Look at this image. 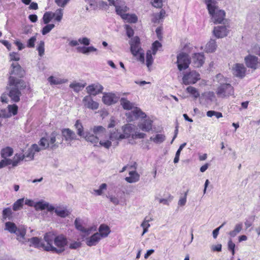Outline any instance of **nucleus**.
Returning <instances> with one entry per match:
<instances>
[{"instance_id": "nucleus-1", "label": "nucleus", "mask_w": 260, "mask_h": 260, "mask_svg": "<svg viewBox=\"0 0 260 260\" xmlns=\"http://www.w3.org/2000/svg\"><path fill=\"white\" fill-rule=\"evenodd\" d=\"M26 86V83L23 80L13 76L9 77L7 87L8 95L13 102H18L20 101L21 90L24 89Z\"/></svg>"}, {"instance_id": "nucleus-2", "label": "nucleus", "mask_w": 260, "mask_h": 260, "mask_svg": "<svg viewBox=\"0 0 260 260\" xmlns=\"http://www.w3.org/2000/svg\"><path fill=\"white\" fill-rule=\"evenodd\" d=\"M127 119L128 121H132L139 118L143 119L138 124L139 127L143 131L149 132L152 129V120L149 118L145 119L146 114L138 107L134 108V110L126 113Z\"/></svg>"}, {"instance_id": "nucleus-3", "label": "nucleus", "mask_w": 260, "mask_h": 260, "mask_svg": "<svg viewBox=\"0 0 260 260\" xmlns=\"http://www.w3.org/2000/svg\"><path fill=\"white\" fill-rule=\"evenodd\" d=\"M216 81L218 83V85L216 90V93L219 98H228L234 95V89L228 78L224 77L221 74L216 76Z\"/></svg>"}, {"instance_id": "nucleus-4", "label": "nucleus", "mask_w": 260, "mask_h": 260, "mask_svg": "<svg viewBox=\"0 0 260 260\" xmlns=\"http://www.w3.org/2000/svg\"><path fill=\"white\" fill-rule=\"evenodd\" d=\"M63 141L61 135L56 131L52 132L47 138H42L39 142V144L42 149L49 148L55 150L58 148L59 144Z\"/></svg>"}, {"instance_id": "nucleus-5", "label": "nucleus", "mask_w": 260, "mask_h": 260, "mask_svg": "<svg viewBox=\"0 0 260 260\" xmlns=\"http://www.w3.org/2000/svg\"><path fill=\"white\" fill-rule=\"evenodd\" d=\"M209 14L214 23H221L224 19L225 13L219 9L215 0H204Z\"/></svg>"}, {"instance_id": "nucleus-6", "label": "nucleus", "mask_w": 260, "mask_h": 260, "mask_svg": "<svg viewBox=\"0 0 260 260\" xmlns=\"http://www.w3.org/2000/svg\"><path fill=\"white\" fill-rule=\"evenodd\" d=\"M54 244L57 248L50 246L48 247L49 249H47V251H52L54 253L60 254L65 250V246L68 244V240L64 235H59L56 236Z\"/></svg>"}, {"instance_id": "nucleus-7", "label": "nucleus", "mask_w": 260, "mask_h": 260, "mask_svg": "<svg viewBox=\"0 0 260 260\" xmlns=\"http://www.w3.org/2000/svg\"><path fill=\"white\" fill-rule=\"evenodd\" d=\"M140 39L138 37H135L131 39L129 42L131 51L134 56H138V59L140 61L144 63V53L140 47Z\"/></svg>"}, {"instance_id": "nucleus-8", "label": "nucleus", "mask_w": 260, "mask_h": 260, "mask_svg": "<svg viewBox=\"0 0 260 260\" xmlns=\"http://www.w3.org/2000/svg\"><path fill=\"white\" fill-rule=\"evenodd\" d=\"M74 126L77 129V134L79 136L84 138L86 141L94 144H97L99 142V138L97 137L94 136L89 132H84L83 126L79 120H77L76 121Z\"/></svg>"}, {"instance_id": "nucleus-9", "label": "nucleus", "mask_w": 260, "mask_h": 260, "mask_svg": "<svg viewBox=\"0 0 260 260\" xmlns=\"http://www.w3.org/2000/svg\"><path fill=\"white\" fill-rule=\"evenodd\" d=\"M200 79V74L195 71H192L184 75L182 82L185 85L193 84Z\"/></svg>"}, {"instance_id": "nucleus-10", "label": "nucleus", "mask_w": 260, "mask_h": 260, "mask_svg": "<svg viewBox=\"0 0 260 260\" xmlns=\"http://www.w3.org/2000/svg\"><path fill=\"white\" fill-rule=\"evenodd\" d=\"M177 63L179 71H181L188 68L190 59L187 54L183 52L180 53L177 55Z\"/></svg>"}, {"instance_id": "nucleus-11", "label": "nucleus", "mask_w": 260, "mask_h": 260, "mask_svg": "<svg viewBox=\"0 0 260 260\" xmlns=\"http://www.w3.org/2000/svg\"><path fill=\"white\" fill-rule=\"evenodd\" d=\"M108 189L107 193L105 194V196L107 198L109 199L110 201L112 202H114V198L112 194L110 193V188L108 187L107 184L106 183H102L101 184L98 189H94L93 190V192H92V194L95 196H103L105 191H106Z\"/></svg>"}, {"instance_id": "nucleus-12", "label": "nucleus", "mask_w": 260, "mask_h": 260, "mask_svg": "<svg viewBox=\"0 0 260 260\" xmlns=\"http://www.w3.org/2000/svg\"><path fill=\"white\" fill-rule=\"evenodd\" d=\"M9 73L10 74V77L13 76L20 79L23 77L24 71L18 63L13 62L11 65Z\"/></svg>"}, {"instance_id": "nucleus-13", "label": "nucleus", "mask_w": 260, "mask_h": 260, "mask_svg": "<svg viewBox=\"0 0 260 260\" xmlns=\"http://www.w3.org/2000/svg\"><path fill=\"white\" fill-rule=\"evenodd\" d=\"M244 60L246 66L253 70H256L260 66L258 57L254 55H249L245 57Z\"/></svg>"}, {"instance_id": "nucleus-14", "label": "nucleus", "mask_w": 260, "mask_h": 260, "mask_svg": "<svg viewBox=\"0 0 260 260\" xmlns=\"http://www.w3.org/2000/svg\"><path fill=\"white\" fill-rule=\"evenodd\" d=\"M229 25H221L215 26L213 29V34L217 38H222L228 35Z\"/></svg>"}, {"instance_id": "nucleus-15", "label": "nucleus", "mask_w": 260, "mask_h": 260, "mask_svg": "<svg viewBox=\"0 0 260 260\" xmlns=\"http://www.w3.org/2000/svg\"><path fill=\"white\" fill-rule=\"evenodd\" d=\"M115 8L117 14L119 16L129 11V8L126 6L125 2L123 0H116L115 2Z\"/></svg>"}, {"instance_id": "nucleus-16", "label": "nucleus", "mask_w": 260, "mask_h": 260, "mask_svg": "<svg viewBox=\"0 0 260 260\" xmlns=\"http://www.w3.org/2000/svg\"><path fill=\"white\" fill-rule=\"evenodd\" d=\"M205 57L203 53H197L193 54L190 60L193 66L195 68L201 67L204 63Z\"/></svg>"}, {"instance_id": "nucleus-17", "label": "nucleus", "mask_w": 260, "mask_h": 260, "mask_svg": "<svg viewBox=\"0 0 260 260\" xmlns=\"http://www.w3.org/2000/svg\"><path fill=\"white\" fill-rule=\"evenodd\" d=\"M75 226L78 231L84 233L86 235H89L92 231H95V229L93 227L90 228H85L82 224L81 220L79 218H76L74 222Z\"/></svg>"}, {"instance_id": "nucleus-18", "label": "nucleus", "mask_w": 260, "mask_h": 260, "mask_svg": "<svg viewBox=\"0 0 260 260\" xmlns=\"http://www.w3.org/2000/svg\"><path fill=\"white\" fill-rule=\"evenodd\" d=\"M87 92L93 95H96L101 92L103 90V87L100 84H93L86 87Z\"/></svg>"}, {"instance_id": "nucleus-19", "label": "nucleus", "mask_w": 260, "mask_h": 260, "mask_svg": "<svg viewBox=\"0 0 260 260\" xmlns=\"http://www.w3.org/2000/svg\"><path fill=\"white\" fill-rule=\"evenodd\" d=\"M83 103L85 107L90 109L96 110L99 108V104L93 101L90 95L85 96L83 99Z\"/></svg>"}, {"instance_id": "nucleus-20", "label": "nucleus", "mask_w": 260, "mask_h": 260, "mask_svg": "<svg viewBox=\"0 0 260 260\" xmlns=\"http://www.w3.org/2000/svg\"><path fill=\"white\" fill-rule=\"evenodd\" d=\"M246 71V69L243 64L237 63L233 68V74L241 78L245 76Z\"/></svg>"}, {"instance_id": "nucleus-21", "label": "nucleus", "mask_w": 260, "mask_h": 260, "mask_svg": "<svg viewBox=\"0 0 260 260\" xmlns=\"http://www.w3.org/2000/svg\"><path fill=\"white\" fill-rule=\"evenodd\" d=\"M61 137H63L66 141H71L76 140V135L74 131L70 128H63L61 130Z\"/></svg>"}, {"instance_id": "nucleus-22", "label": "nucleus", "mask_w": 260, "mask_h": 260, "mask_svg": "<svg viewBox=\"0 0 260 260\" xmlns=\"http://www.w3.org/2000/svg\"><path fill=\"white\" fill-rule=\"evenodd\" d=\"M134 125L131 124L125 125L123 127V134H121L118 137V139H122L125 138H128L133 134Z\"/></svg>"}, {"instance_id": "nucleus-23", "label": "nucleus", "mask_w": 260, "mask_h": 260, "mask_svg": "<svg viewBox=\"0 0 260 260\" xmlns=\"http://www.w3.org/2000/svg\"><path fill=\"white\" fill-rule=\"evenodd\" d=\"M101 238L100 234L96 233L91 237L86 239V244L89 246L96 245L100 240Z\"/></svg>"}, {"instance_id": "nucleus-24", "label": "nucleus", "mask_w": 260, "mask_h": 260, "mask_svg": "<svg viewBox=\"0 0 260 260\" xmlns=\"http://www.w3.org/2000/svg\"><path fill=\"white\" fill-rule=\"evenodd\" d=\"M91 132L93 133L94 136L97 137L99 139L102 137L106 134V129L101 125L94 126L90 129Z\"/></svg>"}, {"instance_id": "nucleus-25", "label": "nucleus", "mask_w": 260, "mask_h": 260, "mask_svg": "<svg viewBox=\"0 0 260 260\" xmlns=\"http://www.w3.org/2000/svg\"><path fill=\"white\" fill-rule=\"evenodd\" d=\"M55 238L56 236L51 233H48L45 235L44 239L47 243V245H45V250L47 251L50 246H53V243H54Z\"/></svg>"}, {"instance_id": "nucleus-26", "label": "nucleus", "mask_w": 260, "mask_h": 260, "mask_svg": "<svg viewBox=\"0 0 260 260\" xmlns=\"http://www.w3.org/2000/svg\"><path fill=\"white\" fill-rule=\"evenodd\" d=\"M129 175V176L126 177L125 179L129 183L137 182L140 179V175L135 170H130Z\"/></svg>"}, {"instance_id": "nucleus-27", "label": "nucleus", "mask_w": 260, "mask_h": 260, "mask_svg": "<svg viewBox=\"0 0 260 260\" xmlns=\"http://www.w3.org/2000/svg\"><path fill=\"white\" fill-rule=\"evenodd\" d=\"M17 236V240L22 243H24V237L26 234V229L24 226H19L16 230V232L14 233Z\"/></svg>"}, {"instance_id": "nucleus-28", "label": "nucleus", "mask_w": 260, "mask_h": 260, "mask_svg": "<svg viewBox=\"0 0 260 260\" xmlns=\"http://www.w3.org/2000/svg\"><path fill=\"white\" fill-rule=\"evenodd\" d=\"M47 80L51 85L62 84L68 81L67 79L59 78L53 76L49 77Z\"/></svg>"}, {"instance_id": "nucleus-29", "label": "nucleus", "mask_w": 260, "mask_h": 260, "mask_svg": "<svg viewBox=\"0 0 260 260\" xmlns=\"http://www.w3.org/2000/svg\"><path fill=\"white\" fill-rule=\"evenodd\" d=\"M121 18L125 22L128 23H136L138 21V17L136 15L128 13H124L120 16Z\"/></svg>"}, {"instance_id": "nucleus-30", "label": "nucleus", "mask_w": 260, "mask_h": 260, "mask_svg": "<svg viewBox=\"0 0 260 260\" xmlns=\"http://www.w3.org/2000/svg\"><path fill=\"white\" fill-rule=\"evenodd\" d=\"M120 105L122 106L123 108L125 110H132L133 108H134L135 104L131 102L127 99L124 98H122L120 100Z\"/></svg>"}, {"instance_id": "nucleus-31", "label": "nucleus", "mask_w": 260, "mask_h": 260, "mask_svg": "<svg viewBox=\"0 0 260 260\" xmlns=\"http://www.w3.org/2000/svg\"><path fill=\"white\" fill-rule=\"evenodd\" d=\"M55 213L56 214L62 218H64L68 216L70 212L64 207H58L55 209Z\"/></svg>"}, {"instance_id": "nucleus-32", "label": "nucleus", "mask_w": 260, "mask_h": 260, "mask_svg": "<svg viewBox=\"0 0 260 260\" xmlns=\"http://www.w3.org/2000/svg\"><path fill=\"white\" fill-rule=\"evenodd\" d=\"M45 149H42V147L38 145V144H34L32 145L31 148H30V152L26 155V157H28L31 158V159L34 158V154L35 152H38L40 151L41 150H45Z\"/></svg>"}, {"instance_id": "nucleus-33", "label": "nucleus", "mask_w": 260, "mask_h": 260, "mask_svg": "<svg viewBox=\"0 0 260 260\" xmlns=\"http://www.w3.org/2000/svg\"><path fill=\"white\" fill-rule=\"evenodd\" d=\"M29 241L35 247L40 248L42 247L45 250V244L41 242V240L38 237H32L28 239Z\"/></svg>"}, {"instance_id": "nucleus-34", "label": "nucleus", "mask_w": 260, "mask_h": 260, "mask_svg": "<svg viewBox=\"0 0 260 260\" xmlns=\"http://www.w3.org/2000/svg\"><path fill=\"white\" fill-rule=\"evenodd\" d=\"M86 83H81L79 82H73L70 84L69 87L72 88L76 92H78L85 86Z\"/></svg>"}, {"instance_id": "nucleus-35", "label": "nucleus", "mask_w": 260, "mask_h": 260, "mask_svg": "<svg viewBox=\"0 0 260 260\" xmlns=\"http://www.w3.org/2000/svg\"><path fill=\"white\" fill-rule=\"evenodd\" d=\"M216 47L215 40L211 39L206 44L205 49L208 52H213L216 50Z\"/></svg>"}, {"instance_id": "nucleus-36", "label": "nucleus", "mask_w": 260, "mask_h": 260, "mask_svg": "<svg viewBox=\"0 0 260 260\" xmlns=\"http://www.w3.org/2000/svg\"><path fill=\"white\" fill-rule=\"evenodd\" d=\"M24 157L25 155L22 153L15 154L12 159L13 167H14L17 166L19 162L22 160Z\"/></svg>"}, {"instance_id": "nucleus-37", "label": "nucleus", "mask_w": 260, "mask_h": 260, "mask_svg": "<svg viewBox=\"0 0 260 260\" xmlns=\"http://www.w3.org/2000/svg\"><path fill=\"white\" fill-rule=\"evenodd\" d=\"M13 153V149L10 147H7L1 151V156L4 158L11 156Z\"/></svg>"}, {"instance_id": "nucleus-38", "label": "nucleus", "mask_w": 260, "mask_h": 260, "mask_svg": "<svg viewBox=\"0 0 260 260\" xmlns=\"http://www.w3.org/2000/svg\"><path fill=\"white\" fill-rule=\"evenodd\" d=\"M102 100L104 104L110 105L114 101V95L110 93L105 94L103 97Z\"/></svg>"}, {"instance_id": "nucleus-39", "label": "nucleus", "mask_w": 260, "mask_h": 260, "mask_svg": "<svg viewBox=\"0 0 260 260\" xmlns=\"http://www.w3.org/2000/svg\"><path fill=\"white\" fill-rule=\"evenodd\" d=\"M109 229L108 226L104 224L100 225L99 228V234H100L101 237H106L109 234Z\"/></svg>"}, {"instance_id": "nucleus-40", "label": "nucleus", "mask_w": 260, "mask_h": 260, "mask_svg": "<svg viewBox=\"0 0 260 260\" xmlns=\"http://www.w3.org/2000/svg\"><path fill=\"white\" fill-rule=\"evenodd\" d=\"M17 228L16 224L12 222H7L5 223V230L9 231L10 233H14L16 232V230Z\"/></svg>"}, {"instance_id": "nucleus-41", "label": "nucleus", "mask_w": 260, "mask_h": 260, "mask_svg": "<svg viewBox=\"0 0 260 260\" xmlns=\"http://www.w3.org/2000/svg\"><path fill=\"white\" fill-rule=\"evenodd\" d=\"M165 14V11L162 9L159 13L154 14L152 21L154 23H159L160 20L164 18Z\"/></svg>"}, {"instance_id": "nucleus-42", "label": "nucleus", "mask_w": 260, "mask_h": 260, "mask_svg": "<svg viewBox=\"0 0 260 260\" xmlns=\"http://www.w3.org/2000/svg\"><path fill=\"white\" fill-rule=\"evenodd\" d=\"M52 16L55 17V20L58 22H60L63 16V9H58L54 13H52Z\"/></svg>"}, {"instance_id": "nucleus-43", "label": "nucleus", "mask_w": 260, "mask_h": 260, "mask_svg": "<svg viewBox=\"0 0 260 260\" xmlns=\"http://www.w3.org/2000/svg\"><path fill=\"white\" fill-rule=\"evenodd\" d=\"M24 203V198H21L17 200L13 205V209L16 211L19 210L22 208Z\"/></svg>"}, {"instance_id": "nucleus-44", "label": "nucleus", "mask_w": 260, "mask_h": 260, "mask_svg": "<svg viewBox=\"0 0 260 260\" xmlns=\"http://www.w3.org/2000/svg\"><path fill=\"white\" fill-rule=\"evenodd\" d=\"M12 212L10 208H5L3 211V218L4 220L12 219Z\"/></svg>"}, {"instance_id": "nucleus-45", "label": "nucleus", "mask_w": 260, "mask_h": 260, "mask_svg": "<svg viewBox=\"0 0 260 260\" xmlns=\"http://www.w3.org/2000/svg\"><path fill=\"white\" fill-rule=\"evenodd\" d=\"M242 229V223H239L235 225V229L234 230L231 231L229 233V235L232 237H235L238 233H239Z\"/></svg>"}, {"instance_id": "nucleus-46", "label": "nucleus", "mask_w": 260, "mask_h": 260, "mask_svg": "<svg viewBox=\"0 0 260 260\" xmlns=\"http://www.w3.org/2000/svg\"><path fill=\"white\" fill-rule=\"evenodd\" d=\"M37 50L38 51L39 55L41 57L43 56L45 52V43L43 41H41L37 47Z\"/></svg>"}, {"instance_id": "nucleus-47", "label": "nucleus", "mask_w": 260, "mask_h": 260, "mask_svg": "<svg viewBox=\"0 0 260 260\" xmlns=\"http://www.w3.org/2000/svg\"><path fill=\"white\" fill-rule=\"evenodd\" d=\"M53 18V17L52 16L51 12H45L43 17V22H44V24H48Z\"/></svg>"}, {"instance_id": "nucleus-48", "label": "nucleus", "mask_w": 260, "mask_h": 260, "mask_svg": "<svg viewBox=\"0 0 260 260\" xmlns=\"http://www.w3.org/2000/svg\"><path fill=\"white\" fill-rule=\"evenodd\" d=\"M8 109L9 112L7 113L6 112V114H10L11 115V114H12L13 115H15L17 114L18 112V106L15 104L9 105L8 106Z\"/></svg>"}, {"instance_id": "nucleus-49", "label": "nucleus", "mask_w": 260, "mask_h": 260, "mask_svg": "<svg viewBox=\"0 0 260 260\" xmlns=\"http://www.w3.org/2000/svg\"><path fill=\"white\" fill-rule=\"evenodd\" d=\"M153 58L152 56V52L150 50H148L146 53V65L149 68L152 64Z\"/></svg>"}, {"instance_id": "nucleus-50", "label": "nucleus", "mask_w": 260, "mask_h": 260, "mask_svg": "<svg viewBox=\"0 0 260 260\" xmlns=\"http://www.w3.org/2000/svg\"><path fill=\"white\" fill-rule=\"evenodd\" d=\"M187 91L192 95L195 98H197L199 96L200 94L197 89L192 86H188L186 88Z\"/></svg>"}, {"instance_id": "nucleus-51", "label": "nucleus", "mask_w": 260, "mask_h": 260, "mask_svg": "<svg viewBox=\"0 0 260 260\" xmlns=\"http://www.w3.org/2000/svg\"><path fill=\"white\" fill-rule=\"evenodd\" d=\"M55 27V25L54 24H47L46 26H45L42 30V34L43 35H45L49 33L54 27Z\"/></svg>"}, {"instance_id": "nucleus-52", "label": "nucleus", "mask_w": 260, "mask_h": 260, "mask_svg": "<svg viewBox=\"0 0 260 260\" xmlns=\"http://www.w3.org/2000/svg\"><path fill=\"white\" fill-rule=\"evenodd\" d=\"M166 139L165 135L162 134H157L153 139V141L157 144L162 143Z\"/></svg>"}, {"instance_id": "nucleus-53", "label": "nucleus", "mask_w": 260, "mask_h": 260, "mask_svg": "<svg viewBox=\"0 0 260 260\" xmlns=\"http://www.w3.org/2000/svg\"><path fill=\"white\" fill-rule=\"evenodd\" d=\"M207 116L209 117L215 116L217 118H219L222 117V114L219 112L210 110L207 112Z\"/></svg>"}, {"instance_id": "nucleus-54", "label": "nucleus", "mask_w": 260, "mask_h": 260, "mask_svg": "<svg viewBox=\"0 0 260 260\" xmlns=\"http://www.w3.org/2000/svg\"><path fill=\"white\" fill-rule=\"evenodd\" d=\"M155 199L158 200L159 203L168 206L172 199V197L170 196L168 199H159L157 197H155Z\"/></svg>"}, {"instance_id": "nucleus-55", "label": "nucleus", "mask_w": 260, "mask_h": 260, "mask_svg": "<svg viewBox=\"0 0 260 260\" xmlns=\"http://www.w3.org/2000/svg\"><path fill=\"white\" fill-rule=\"evenodd\" d=\"M161 46V44L158 41H155L152 44V54L155 55L158 50V49Z\"/></svg>"}, {"instance_id": "nucleus-56", "label": "nucleus", "mask_w": 260, "mask_h": 260, "mask_svg": "<svg viewBox=\"0 0 260 260\" xmlns=\"http://www.w3.org/2000/svg\"><path fill=\"white\" fill-rule=\"evenodd\" d=\"M36 40V36L31 37L27 42V47L28 48H34L35 47V43Z\"/></svg>"}, {"instance_id": "nucleus-57", "label": "nucleus", "mask_w": 260, "mask_h": 260, "mask_svg": "<svg viewBox=\"0 0 260 260\" xmlns=\"http://www.w3.org/2000/svg\"><path fill=\"white\" fill-rule=\"evenodd\" d=\"M125 28L127 37L128 38L132 37L134 35V30L129 25H125Z\"/></svg>"}, {"instance_id": "nucleus-58", "label": "nucleus", "mask_w": 260, "mask_h": 260, "mask_svg": "<svg viewBox=\"0 0 260 260\" xmlns=\"http://www.w3.org/2000/svg\"><path fill=\"white\" fill-rule=\"evenodd\" d=\"M228 249L232 252L233 255L235 254V244L232 242L231 239H230L228 243Z\"/></svg>"}, {"instance_id": "nucleus-59", "label": "nucleus", "mask_w": 260, "mask_h": 260, "mask_svg": "<svg viewBox=\"0 0 260 260\" xmlns=\"http://www.w3.org/2000/svg\"><path fill=\"white\" fill-rule=\"evenodd\" d=\"M187 192L188 191L185 192L184 197L180 198L178 202V204L179 206H183L185 205L186 202V197L187 195Z\"/></svg>"}, {"instance_id": "nucleus-60", "label": "nucleus", "mask_w": 260, "mask_h": 260, "mask_svg": "<svg viewBox=\"0 0 260 260\" xmlns=\"http://www.w3.org/2000/svg\"><path fill=\"white\" fill-rule=\"evenodd\" d=\"M48 206V203H43L42 202H38L35 207L36 208L39 209L40 210H44Z\"/></svg>"}, {"instance_id": "nucleus-61", "label": "nucleus", "mask_w": 260, "mask_h": 260, "mask_svg": "<svg viewBox=\"0 0 260 260\" xmlns=\"http://www.w3.org/2000/svg\"><path fill=\"white\" fill-rule=\"evenodd\" d=\"M79 42L80 44L85 46H88L90 44V39L86 37L80 38Z\"/></svg>"}, {"instance_id": "nucleus-62", "label": "nucleus", "mask_w": 260, "mask_h": 260, "mask_svg": "<svg viewBox=\"0 0 260 260\" xmlns=\"http://www.w3.org/2000/svg\"><path fill=\"white\" fill-rule=\"evenodd\" d=\"M81 246L80 242L74 241L69 245V248L71 249H76Z\"/></svg>"}, {"instance_id": "nucleus-63", "label": "nucleus", "mask_w": 260, "mask_h": 260, "mask_svg": "<svg viewBox=\"0 0 260 260\" xmlns=\"http://www.w3.org/2000/svg\"><path fill=\"white\" fill-rule=\"evenodd\" d=\"M146 136V134L140 132H136L135 134H132V137L134 139L144 138Z\"/></svg>"}, {"instance_id": "nucleus-64", "label": "nucleus", "mask_w": 260, "mask_h": 260, "mask_svg": "<svg viewBox=\"0 0 260 260\" xmlns=\"http://www.w3.org/2000/svg\"><path fill=\"white\" fill-rule=\"evenodd\" d=\"M11 60L18 61L20 59V57L18 53L11 52L9 54Z\"/></svg>"}]
</instances>
